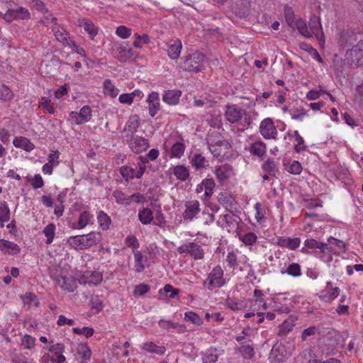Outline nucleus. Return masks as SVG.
Returning a JSON list of instances; mask_svg holds the SVG:
<instances>
[{
	"label": "nucleus",
	"instance_id": "1",
	"mask_svg": "<svg viewBox=\"0 0 363 363\" xmlns=\"http://www.w3.org/2000/svg\"><path fill=\"white\" fill-rule=\"evenodd\" d=\"M51 277L57 285L63 290L73 292L77 288V281L67 270L59 268L51 272Z\"/></svg>",
	"mask_w": 363,
	"mask_h": 363
},
{
	"label": "nucleus",
	"instance_id": "2",
	"mask_svg": "<svg viewBox=\"0 0 363 363\" xmlns=\"http://www.w3.org/2000/svg\"><path fill=\"white\" fill-rule=\"evenodd\" d=\"M101 240L99 233H90L87 235L70 237L67 243L76 250H83L96 245Z\"/></svg>",
	"mask_w": 363,
	"mask_h": 363
},
{
	"label": "nucleus",
	"instance_id": "3",
	"mask_svg": "<svg viewBox=\"0 0 363 363\" xmlns=\"http://www.w3.org/2000/svg\"><path fill=\"white\" fill-rule=\"evenodd\" d=\"M345 60L351 66H357L363 63V40H359L356 45L346 52Z\"/></svg>",
	"mask_w": 363,
	"mask_h": 363
},
{
	"label": "nucleus",
	"instance_id": "4",
	"mask_svg": "<svg viewBox=\"0 0 363 363\" xmlns=\"http://www.w3.org/2000/svg\"><path fill=\"white\" fill-rule=\"evenodd\" d=\"M205 61V57L202 53L194 52L186 57L184 67L189 72H200L203 69V64Z\"/></svg>",
	"mask_w": 363,
	"mask_h": 363
},
{
	"label": "nucleus",
	"instance_id": "5",
	"mask_svg": "<svg viewBox=\"0 0 363 363\" xmlns=\"http://www.w3.org/2000/svg\"><path fill=\"white\" fill-rule=\"evenodd\" d=\"M328 244L319 243V250L323 254L327 255V257L324 258L323 256H320L323 261H330L331 259L330 252L335 250V247H337L340 249L345 247L344 242L337 240L333 237H330L328 240Z\"/></svg>",
	"mask_w": 363,
	"mask_h": 363
},
{
	"label": "nucleus",
	"instance_id": "6",
	"mask_svg": "<svg viewBox=\"0 0 363 363\" xmlns=\"http://www.w3.org/2000/svg\"><path fill=\"white\" fill-rule=\"evenodd\" d=\"M116 57L121 62H133L136 60L138 54L127 44H124L117 47Z\"/></svg>",
	"mask_w": 363,
	"mask_h": 363
},
{
	"label": "nucleus",
	"instance_id": "7",
	"mask_svg": "<svg viewBox=\"0 0 363 363\" xmlns=\"http://www.w3.org/2000/svg\"><path fill=\"white\" fill-rule=\"evenodd\" d=\"M223 271L220 266H216L208 276V289L211 290L213 287H220L223 285L224 281L222 278Z\"/></svg>",
	"mask_w": 363,
	"mask_h": 363
},
{
	"label": "nucleus",
	"instance_id": "8",
	"mask_svg": "<svg viewBox=\"0 0 363 363\" xmlns=\"http://www.w3.org/2000/svg\"><path fill=\"white\" fill-rule=\"evenodd\" d=\"M260 133L266 139H274L277 135V129L271 118H265L261 122L259 126Z\"/></svg>",
	"mask_w": 363,
	"mask_h": 363
},
{
	"label": "nucleus",
	"instance_id": "9",
	"mask_svg": "<svg viewBox=\"0 0 363 363\" xmlns=\"http://www.w3.org/2000/svg\"><path fill=\"white\" fill-rule=\"evenodd\" d=\"M103 280L102 273L99 272H85L82 277L79 279V282L81 284H92L98 285Z\"/></svg>",
	"mask_w": 363,
	"mask_h": 363
},
{
	"label": "nucleus",
	"instance_id": "10",
	"mask_svg": "<svg viewBox=\"0 0 363 363\" xmlns=\"http://www.w3.org/2000/svg\"><path fill=\"white\" fill-rule=\"evenodd\" d=\"M210 151L217 158H223L228 152L230 144L226 140H218L215 144H211Z\"/></svg>",
	"mask_w": 363,
	"mask_h": 363
},
{
	"label": "nucleus",
	"instance_id": "11",
	"mask_svg": "<svg viewBox=\"0 0 363 363\" xmlns=\"http://www.w3.org/2000/svg\"><path fill=\"white\" fill-rule=\"evenodd\" d=\"M180 254L187 252L194 257V259H201L203 257V250L201 247L194 242H189L181 245L177 249Z\"/></svg>",
	"mask_w": 363,
	"mask_h": 363
},
{
	"label": "nucleus",
	"instance_id": "12",
	"mask_svg": "<svg viewBox=\"0 0 363 363\" xmlns=\"http://www.w3.org/2000/svg\"><path fill=\"white\" fill-rule=\"evenodd\" d=\"M130 148L135 153H140L149 147L147 140L142 137L133 135L129 142Z\"/></svg>",
	"mask_w": 363,
	"mask_h": 363
},
{
	"label": "nucleus",
	"instance_id": "13",
	"mask_svg": "<svg viewBox=\"0 0 363 363\" xmlns=\"http://www.w3.org/2000/svg\"><path fill=\"white\" fill-rule=\"evenodd\" d=\"M91 112L90 107L84 106L81 108L79 113L77 112H72L70 113V117L76 124H82L88 122L90 120L91 116Z\"/></svg>",
	"mask_w": 363,
	"mask_h": 363
},
{
	"label": "nucleus",
	"instance_id": "14",
	"mask_svg": "<svg viewBox=\"0 0 363 363\" xmlns=\"http://www.w3.org/2000/svg\"><path fill=\"white\" fill-rule=\"evenodd\" d=\"M60 69V62L57 60H51L41 64L40 70L42 74L48 77L55 75Z\"/></svg>",
	"mask_w": 363,
	"mask_h": 363
},
{
	"label": "nucleus",
	"instance_id": "15",
	"mask_svg": "<svg viewBox=\"0 0 363 363\" xmlns=\"http://www.w3.org/2000/svg\"><path fill=\"white\" fill-rule=\"evenodd\" d=\"M244 112V111L237 108L235 106H228L225 115L229 122L234 123L241 119Z\"/></svg>",
	"mask_w": 363,
	"mask_h": 363
},
{
	"label": "nucleus",
	"instance_id": "16",
	"mask_svg": "<svg viewBox=\"0 0 363 363\" xmlns=\"http://www.w3.org/2000/svg\"><path fill=\"white\" fill-rule=\"evenodd\" d=\"M286 359V351L282 346L273 347L269 356V360L270 363H281Z\"/></svg>",
	"mask_w": 363,
	"mask_h": 363
},
{
	"label": "nucleus",
	"instance_id": "17",
	"mask_svg": "<svg viewBox=\"0 0 363 363\" xmlns=\"http://www.w3.org/2000/svg\"><path fill=\"white\" fill-rule=\"evenodd\" d=\"M199 202L191 201L186 203V209L183 214L185 220H191L199 212Z\"/></svg>",
	"mask_w": 363,
	"mask_h": 363
},
{
	"label": "nucleus",
	"instance_id": "18",
	"mask_svg": "<svg viewBox=\"0 0 363 363\" xmlns=\"http://www.w3.org/2000/svg\"><path fill=\"white\" fill-rule=\"evenodd\" d=\"M296 318L293 316H290L289 318L285 320L279 327L278 335L281 337H286L289 332H291L296 324Z\"/></svg>",
	"mask_w": 363,
	"mask_h": 363
},
{
	"label": "nucleus",
	"instance_id": "19",
	"mask_svg": "<svg viewBox=\"0 0 363 363\" xmlns=\"http://www.w3.org/2000/svg\"><path fill=\"white\" fill-rule=\"evenodd\" d=\"M215 174L217 179L222 182L232 175L233 168L230 164H224L216 167Z\"/></svg>",
	"mask_w": 363,
	"mask_h": 363
},
{
	"label": "nucleus",
	"instance_id": "20",
	"mask_svg": "<svg viewBox=\"0 0 363 363\" xmlns=\"http://www.w3.org/2000/svg\"><path fill=\"white\" fill-rule=\"evenodd\" d=\"M182 48V42L179 40H172L169 43L167 54L172 60H177L180 55Z\"/></svg>",
	"mask_w": 363,
	"mask_h": 363
},
{
	"label": "nucleus",
	"instance_id": "21",
	"mask_svg": "<svg viewBox=\"0 0 363 363\" xmlns=\"http://www.w3.org/2000/svg\"><path fill=\"white\" fill-rule=\"evenodd\" d=\"M0 250L9 255H16L20 252V247L17 244L2 239L0 240Z\"/></svg>",
	"mask_w": 363,
	"mask_h": 363
},
{
	"label": "nucleus",
	"instance_id": "22",
	"mask_svg": "<svg viewBox=\"0 0 363 363\" xmlns=\"http://www.w3.org/2000/svg\"><path fill=\"white\" fill-rule=\"evenodd\" d=\"M149 112L151 116H155L160 108L159 95L157 92L149 94L147 100Z\"/></svg>",
	"mask_w": 363,
	"mask_h": 363
},
{
	"label": "nucleus",
	"instance_id": "23",
	"mask_svg": "<svg viewBox=\"0 0 363 363\" xmlns=\"http://www.w3.org/2000/svg\"><path fill=\"white\" fill-rule=\"evenodd\" d=\"M218 200L221 205L229 211H231L236 204L234 197L228 193H220Z\"/></svg>",
	"mask_w": 363,
	"mask_h": 363
},
{
	"label": "nucleus",
	"instance_id": "24",
	"mask_svg": "<svg viewBox=\"0 0 363 363\" xmlns=\"http://www.w3.org/2000/svg\"><path fill=\"white\" fill-rule=\"evenodd\" d=\"M250 3L248 0H239L234 7L235 13L240 17H245L250 11Z\"/></svg>",
	"mask_w": 363,
	"mask_h": 363
},
{
	"label": "nucleus",
	"instance_id": "25",
	"mask_svg": "<svg viewBox=\"0 0 363 363\" xmlns=\"http://www.w3.org/2000/svg\"><path fill=\"white\" fill-rule=\"evenodd\" d=\"M191 163L196 169H204L209 165V162L201 154H194L191 159Z\"/></svg>",
	"mask_w": 363,
	"mask_h": 363
},
{
	"label": "nucleus",
	"instance_id": "26",
	"mask_svg": "<svg viewBox=\"0 0 363 363\" xmlns=\"http://www.w3.org/2000/svg\"><path fill=\"white\" fill-rule=\"evenodd\" d=\"M182 92L179 90H168L163 95V101L169 105H176L179 101Z\"/></svg>",
	"mask_w": 363,
	"mask_h": 363
},
{
	"label": "nucleus",
	"instance_id": "27",
	"mask_svg": "<svg viewBox=\"0 0 363 363\" xmlns=\"http://www.w3.org/2000/svg\"><path fill=\"white\" fill-rule=\"evenodd\" d=\"M52 30L54 32L56 39L64 45H69V34L61 26H55Z\"/></svg>",
	"mask_w": 363,
	"mask_h": 363
},
{
	"label": "nucleus",
	"instance_id": "28",
	"mask_svg": "<svg viewBox=\"0 0 363 363\" xmlns=\"http://www.w3.org/2000/svg\"><path fill=\"white\" fill-rule=\"evenodd\" d=\"M13 143L16 147L22 148L27 152H30L34 148V145L27 138L23 137L16 138Z\"/></svg>",
	"mask_w": 363,
	"mask_h": 363
},
{
	"label": "nucleus",
	"instance_id": "29",
	"mask_svg": "<svg viewBox=\"0 0 363 363\" xmlns=\"http://www.w3.org/2000/svg\"><path fill=\"white\" fill-rule=\"evenodd\" d=\"M300 242L301 240L298 238H288L279 239L278 244L281 247H286L290 250H295L299 246Z\"/></svg>",
	"mask_w": 363,
	"mask_h": 363
},
{
	"label": "nucleus",
	"instance_id": "30",
	"mask_svg": "<svg viewBox=\"0 0 363 363\" xmlns=\"http://www.w3.org/2000/svg\"><path fill=\"white\" fill-rule=\"evenodd\" d=\"M77 352L83 360H89L91 356V351L86 344L80 343L77 348Z\"/></svg>",
	"mask_w": 363,
	"mask_h": 363
},
{
	"label": "nucleus",
	"instance_id": "31",
	"mask_svg": "<svg viewBox=\"0 0 363 363\" xmlns=\"http://www.w3.org/2000/svg\"><path fill=\"white\" fill-rule=\"evenodd\" d=\"M291 28L293 29L296 28L298 30V32L305 37L311 36V31L308 30L306 23L301 18L297 19L294 23V27Z\"/></svg>",
	"mask_w": 363,
	"mask_h": 363
},
{
	"label": "nucleus",
	"instance_id": "32",
	"mask_svg": "<svg viewBox=\"0 0 363 363\" xmlns=\"http://www.w3.org/2000/svg\"><path fill=\"white\" fill-rule=\"evenodd\" d=\"M138 218L143 224H149L153 220L152 211L148 208H143L139 212Z\"/></svg>",
	"mask_w": 363,
	"mask_h": 363
},
{
	"label": "nucleus",
	"instance_id": "33",
	"mask_svg": "<svg viewBox=\"0 0 363 363\" xmlns=\"http://www.w3.org/2000/svg\"><path fill=\"white\" fill-rule=\"evenodd\" d=\"M250 152L258 157H262L266 152V146L262 142H255L250 147Z\"/></svg>",
	"mask_w": 363,
	"mask_h": 363
},
{
	"label": "nucleus",
	"instance_id": "34",
	"mask_svg": "<svg viewBox=\"0 0 363 363\" xmlns=\"http://www.w3.org/2000/svg\"><path fill=\"white\" fill-rule=\"evenodd\" d=\"M104 93L114 98L118 94V89L112 84L110 79H106L104 83Z\"/></svg>",
	"mask_w": 363,
	"mask_h": 363
},
{
	"label": "nucleus",
	"instance_id": "35",
	"mask_svg": "<svg viewBox=\"0 0 363 363\" xmlns=\"http://www.w3.org/2000/svg\"><path fill=\"white\" fill-rule=\"evenodd\" d=\"M340 294V289L338 287H335L329 289L325 294L320 296V298L325 302H331L336 298Z\"/></svg>",
	"mask_w": 363,
	"mask_h": 363
},
{
	"label": "nucleus",
	"instance_id": "36",
	"mask_svg": "<svg viewBox=\"0 0 363 363\" xmlns=\"http://www.w3.org/2000/svg\"><path fill=\"white\" fill-rule=\"evenodd\" d=\"M227 306L232 310H243L246 308V303L244 300L240 301L234 298H228Z\"/></svg>",
	"mask_w": 363,
	"mask_h": 363
},
{
	"label": "nucleus",
	"instance_id": "37",
	"mask_svg": "<svg viewBox=\"0 0 363 363\" xmlns=\"http://www.w3.org/2000/svg\"><path fill=\"white\" fill-rule=\"evenodd\" d=\"M174 174L178 179L185 181L189 176V170L184 166H177L174 168Z\"/></svg>",
	"mask_w": 363,
	"mask_h": 363
},
{
	"label": "nucleus",
	"instance_id": "38",
	"mask_svg": "<svg viewBox=\"0 0 363 363\" xmlns=\"http://www.w3.org/2000/svg\"><path fill=\"white\" fill-rule=\"evenodd\" d=\"M98 222L102 230H107L111 223V218L103 211H101L97 216Z\"/></svg>",
	"mask_w": 363,
	"mask_h": 363
},
{
	"label": "nucleus",
	"instance_id": "39",
	"mask_svg": "<svg viewBox=\"0 0 363 363\" xmlns=\"http://www.w3.org/2000/svg\"><path fill=\"white\" fill-rule=\"evenodd\" d=\"M184 320L196 325H201L203 323V320L200 316L192 311L186 312L184 313Z\"/></svg>",
	"mask_w": 363,
	"mask_h": 363
},
{
	"label": "nucleus",
	"instance_id": "40",
	"mask_svg": "<svg viewBox=\"0 0 363 363\" xmlns=\"http://www.w3.org/2000/svg\"><path fill=\"white\" fill-rule=\"evenodd\" d=\"M91 215L88 211L82 212L79 218L77 228L82 229L86 227L90 222L91 218Z\"/></svg>",
	"mask_w": 363,
	"mask_h": 363
},
{
	"label": "nucleus",
	"instance_id": "41",
	"mask_svg": "<svg viewBox=\"0 0 363 363\" xmlns=\"http://www.w3.org/2000/svg\"><path fill=\"white\" fill-rule=\"evenodd\" d=\"M55 225L53 223L48 224L43 230V233L47 238L46 243L50 244L52 242L55 237Z\"/></svg>",
	"mask_w": 363,
	"mask_h": 363
},
{
	"label": "nucleus",
	"instance_id": "42",
	"mask_svg": "<svg viewBox=\"0 0 363 363\" xmlns=\"http://www.w3.org/2000/svg\"><path fill=\"white\" fill-rule=\"evenodd\" d=\"M263 169L270 175H275L277 171V166L275 162L268 159L263 164Z\"/></svg>",
	"mask_w": 363,
	"mask_h": 363
},
{
	"label": "nucleus",
	"instance_id": "43",
	"mask_svg": "<svg viewBox=\"0 0 363 363\" xmlns=\"http://www.w3.org/2000/svg\"><path fill=\"white\" fill-rule=\"evenodd\" d=\"M140 94V91H134L130 94H122L119 96V101L121 104H127L130 105L133 103L134 97L136 95L139 96Z\"/></svg>",
	"mask_w": 363,
	"mask_h": 363
},
{
	"label": "nucleus",
	"instance_id": "44",
	"mask_svg": "<svg viewBox=\"0 0 363 363\" xmlns=\"http://www.w3.org/2000/svg\"><path fill=\"white\" fill-rule=\"evenodd\" d=\"M179 289L173 288L170 284L164 285V288L159 291L160 296L169 294L168 296L171 298L176 297L179 294Z\"/></svg>",
	"mask_w": 363,
	"mask_h": 363
},
{
	"label": "nucleus",
	"instance_id": "45",
	"mask_svg": "<svg viewBox=\"0 0 363 363\" xmlns=\"http://www.w3.org/2000/svg\"><path fill=\"white\" fill-rule=\"evenodd\" d=\"M203 185L204 186V194L207 197H210L213 192L215 187V182L212 179H205L203 180Z\"/></svg>",
	"mask_w": 363,
	"mask_h": 363
},
{
	"label": "nucleus",
	"instance_id": "46",
	"mask_svg": "<svg viewBox=\"0 0 363 363\" xmlns=\"http://www.w3.org/2000/svg\"><path fill=\"white\" fill-rule=\"evenodd\" d=\"M116 202L121 204H130L131 202V197L126 196L125 194L121 191H115L113 192Z\"/></svg>",
	"mask_w": 363,
	"mask_h": 363
},
{
	"label": "nucleus",
	"instance_id": "47",
	"mask_svg": "<svg viewBox=\"0 0 363 363\" xmlns=\"http://www.w3.org/2000/svg\"><path fill=\"white\" fill-rule=\"evenodd\" d=\"M239 352L244 358L248 359H252L255 354L253 347L249 345H242L239 348Z\"/></svg>",
	"mask_w": 363,
	"mask_h": 363
},
{
	"label": "nucleus",
	"instance_id": "48",
	"mask_svg": "<svg viewBox=\"0 0 363 363\" xmlns=\"http://www.w3.org/2000/svg\"><path fill=\"white\" fill-rule=\"evenodd\" d=\"M84 29L92 40L98 34V28L89 20L85 22Z\"/></svg>",
	"mask_w": 363,
	"mask_h": 363
},
{
	"label": "nucleus",
	"instance_id": "49",
	"mask_svg": "<svg viewBox=\"0 0 363 363\" xmlns=\"http://www.w3.org/2000/svg\"><path fill=\"white\" fill-rule=\"evenodd\" d=\"M10 220V210L6 203L0 206V222L4 223Z\"/></svg>",
	"mask_w": 363,
	"mask_h": 363
},
{
	"label": "nucleus",
	"instance_id": "50",
	"mask_svg": "<svg viewBox=\"0 0 363 363\" xmlns=\"http://www.w3.org/2000/svg\"><path fill=\"white\" fill-rule=\"evenodd\" d=\"M120 172L126 181L135 177V170L130 167L123 166L120 169Z\"/></svg>",
	"mask_w": 363,
	"mask_h": 363
},
{
	"label": "nucleus",
	"instance_id": "51",
	"mask_svg": "<svg viewBox=\"0 0 363 363\" xmlns=\"http://www.w3.org/2000/svg\"><path fill=\"white\" fill-rule=\"evenodd\" d=\"M184 145L182 143H176L172 147V155L175 157H181L184 152Z\"/></svg>",
	"mask_w": 363,
	"mask_h": 363
},
{
	"label": "nucleus",
	"instance_id": "52",
	"mask_svg": "<svg viewBox=\"0 0 363 363\" xmlns=\"http://www.w3.org/2000/svg\"><path fill=\"white\" fill-rule=\"evenodd\" d=\"M73 333L77 335H84L86 338L94 335V330L92 328L84 327L83 328H74Z\"/></svg>",
	"mask_w": 363,
	"mask_h": 363
},
{
	"label": "nucleus",
	"instance_id": "53",
	"mask_svg": "<svg viewBox=\"0 0 363 363\" xmlns=\"http://www.w3.org/2000/svg\"><path fill=\"white\" fill-rule=\"evenodd\" d=\"M138 119L137 118V117L134 116L130 119L123 130L133 133L138 129Z\"/></svg>",
	"mask_w": 363,
	"mask_h": 363
},
{
	"label": "nucleus",
	"instance_id": "54",
	"mask_svg": "<svg viewBox=\"0 0 363 363\" xmlns=\"http://www.w3.org/2000/svg\"><path fill=\"white\" fill-rule=\"evenodd\" d=\"M13 97V94L9 88L4 84L0 85V99L10 100Z\"/></svg>",
	"mask_w": 363,
	"mask_h": 363
},
{
	"label": "nucleus",
	"instance_id": "55",
	"mask_svg": "<svg viewBox=\"0 0 363 363\" xmlns=\"http://www.w3.org/2000/svg\"><path fill=\"white\" fill-rule=\"evenodd\" d=\"M284 14L286 18V21L289 24L290 27H294V13L291 7L285 6L284 8Z\"/></svg>",
	"mask_w": 363,
	"mask_h": 363
},
{
	"label": "nucleus",
	"instance_id": "56",
	"mask_svg": "<svg viewBox=\"0 0 363 363\" xmlns=\"http://www.w3.org/2000/svg\"><path fill=\"white\" fill-rule=\"evenodd\" d=\"M116 33L121 38L126 39L131 34V30L124 26H120L116 28Z\"/></svg>",
	"mask_w": 363,
	"mask_h": 363
},
{
	"label": "nucleus",
	"instance_id": "57",
	"mask_svg": "<svg viewBox=\"0 0 363 363\" xmlns=\"http://www.w3.org/2000/svg\"><path fill=\"white\" fill-rule=\"evenodd\" d=\"M150 290V286L146 284H140L135 287L133 294L134 296H143L147 293Z\"/></svg>",
	"mask_w": 363,
	"mask_h": 363
},
{
	"label": "nucleus",
	"instance_id": "58",
	"mask_svg": "<svg viewBox=\"0 0 363 363\" xmlns=\"http://www.w3.org/2000/svg\"><path fill=\"white\" fill-rule=\"evenodd\" d=\"M317 328L315 326H311L305 329L301 334V340L306 341L311 336H315L317 333Z\"/></svg>",
	"mask_w": 363,
	"mask_h": 363
},
{
	"label": "nucleus",
	"instance_id": "59",
	"mask_svg": "<svg viewBox=\"0 0 363 363\" xmlns=\"http://www.w3.org/2000/svg\"><path fill=\"white\" fill-rule=\"evenodd\" d=\"M143 259V256L140 252H137L136 253H135V270L138 272H141L145 269V267L142 263Z\"/></svg>",
	"mask_w": 363,
	"mask_h": 363
},
{
	"label": "nucleus",
	"instance_id": "60",
	"mask_svg": "<svg viewBox=\"0 0 363 363\" xmlns=\"http://www.w3.org/2000/svg\"><path fill=\"white\" fill-rule=\"evenodd\" d=\"M286 272L293 277H298L301 274L300 266L298 264L293 263L288 267Z\"/></svg>",
	"mask_w": 363,
	"mask_h": 363
},
{
	"label": "nucleus",
	"instance_id": "61",
	"mask_svg": "<svg viewBox=\"0 0 363 363\" xmlns=\"http://www.w3.org/2000/svg\"><path fill=\"white\" fill-rule=\"evenodd\" d=\"M318 247V242L315 239H308L305 241V247L302 248V252L308 253L309 249H315Z\"/></svg>",
	"mask_w": 363,
	"mask_h": 363
},
{
	"label": "nucleus",
	"instance_id": "62",
	"mask_svg": "<svg viewBox=\"0 0 363 363\" xmlns=\"http://www.w3.org/2000/svg\"><path fill=\"white\" fill-rule=\"evenodd\" d=\"M22 345L26 349H31L35 345V339L30 335H26L22 339Z\"/></svg>",
	"mask_w": 363,
	"mask_h": 363
},
{
	"label": "nucleus",
	"instance_id": "63",
	"mask_svg": "<svg viewBox=\"0 0 363 363\" xmlns=\"http://www.w3.org/2000/svg\"><path fill=\"white\" fill-rule=\"evenodd\" d=\"M302 170V167L301 163L297 161H294L292 164L289 166L288 171L294 174H298L301 173Z\"/></svg>",
	"mask_w": 363,
	"mask_h": 363
},
{
	"label": "nucleus",
	"instance_id": "64",
	"mask_svg": "<svg viewBox=\"0 0 363 363\" xmlns=\"http://www.w3.org/2000/svg\"><path fill=\"white\" fill-rule=\"evenodd\" d=\"M12 362L14 363H33L32 360H30L22 354H14L12 358Z\"/></svg>",
	"mask_w": 363,
	"mask_h": 363
}]
</instances>
